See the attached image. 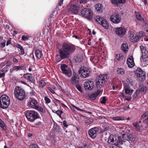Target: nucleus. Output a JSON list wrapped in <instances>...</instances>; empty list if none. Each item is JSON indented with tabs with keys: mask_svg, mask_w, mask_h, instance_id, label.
Segmentation results:
<instances>
[{
	"mask_svg": "<svg viewBox=\"0 0 148 148\" xmlns=\"http://www.w3.org/2000/svg\"><path fill=\"white\" fill-rule=\"evenodd\" d=\"M129 34V38L132 42H135L138 41V38L136 36V34H135L132 32L129 31L128 32Z\"/></svg>",
	"mask_w": 148,
	"mask_h": 148,
	"instance_id": "nucleus-14",
	"label": "nucleus"
},
{
	"mask_svg": "<svg viewBox=\"0 0 148 148\" xmlns=\"http://www.w3.org/2000/svg\"><path fill=\"white\" fill-rule=\"evenodd\" d=\"M38 105L37 101L33 98H31L29 101L27 103L28 106L34 109H35Z\"/></svg>",
	"mask_w": 148,
	"mask_h": 148,
	"instance_id": "nucleus-15",
	"label": "nucleus"
},
{
	"mask_svg": "<svg viewBox=\"0 0 148 148\" xmlns=\"http://www.w3.org/2000/svg\"><path fill=\"white\" fill-rule=\"evenodd\" d=\"M75 60L77 62H81L83 60L82 57H80L79 56H75L74 58Z\"/></svg>",
	"mask_w": 148,
	"mask_h": 148,
	"instance_id": "nucleus-35",
	"label": "nucleus"
},
{
	"mask_svg": "<svg viewBox=\"0 0 148 148\" xmlns=\"http://www.w3.org/2000/svg\"><path fill=\"white\" fill-rule=\"evenodd\" d=\"M23 77L25 79L29 81L32 83H34L35 82L34 78L32 74L29 73H27L23 75Z\"/></svg>",
	"mask_w": 148,
	"mask_h": 148,
	"instance_id": "nucleus-17",
	"label": "nucleus"
},
{
	"mask_svg": "<svg viewBox=\"0 0 148 148\" xmlns=\"http://www.w3.org/2000/svg\"><path fill=\"white\" fill-rule=\"evenodd\" d=\"M96 21L98 22L99 24H101L102 21L104 20V18L99 16H97L95 17Z\"/></svg>",
	"mask_w": 148,
	"mask_h": 148,
	"instance_id": "nucleus-30",
	"label": "nucleus"
},
{
	"mask_svg": "<svg viewBox=\"0 0 148 148\" xmlns=\"http://www.w3.org/2000/svg\"><path fill=\"white\" fill-rule=\"evenodd\" d=\"M40 87L42 88H44L46 85V83L44 80L41 79L40 81V83L39 84Z\"/></svg>",
	"mask_w": 148,
	"mask_h": 148,
	"instance_id": "nucleus-37",
	"label": "nucleus"
},
{
	"mask_svg": "<svg viewBox=\"0 0 148 148\" xmlns=\"http://www.w3.org/2000/svg\"><path fill=\"white\" fill-rule=\"evenodd\" d=\"M29 148H38V146L36 144H33L29 145Z\"/></svg>",
	"mask_w": 148,
	"mask_h": 148,
	"instance_id": "nucleus-46",
	"label": "nucleus"
},
{
	"mask_svg": "<svg viewBox=\"0 0 148 148\" xmlns=\"http://www.w3.org/2000/svg\"><path fill=\"white\" fill-rule=\"evenodd\" d=\"M16 47L18 48L21 49H22L23 47L20 44L18 43H17L16 45Z\"/></svg>",
	"mask_w": 148,
	"mask_h": 148,
	"instance_id": "nucleus-59",
	"label": "nucleus"
},
{
	"mask_svg": "<svg viewBox=\"0 0 148 148\" xmlns=\"http://www.w3.org/2000/svg\"><path fill=\"white\" fill-rule=\"evenodd\" d=\"M122 138H123L124 140H126L130 141H131L132 142V141H134V140H136V138H131V136L130 134H124L123 135V137ZM123 139V138H122Z\"/></svg>",
	"mask_w": 148,
	"mask_h": 148,
	"instance_id": "nucleus-25",
	"label": "nucleus"
},
{
	"mask_svg": "<svg viewBox=\"0 0 148 148\" xmlns=\"http://www.w3.org/2000/svg\"><path fill=\"white\" fill-rule=\"evenodd\" d=\"M112 119L114 121H120L123 120L122 118L119 116L113 117Z\"/></svg>",
	"mask_w": 148,
	"mask_h": 148,
	"instance_id": "nucleus-42",
	"label": "nucleus"
},
{
	"mask_svg": "<svg viewBox=\"0 0 148 148\" xmlns=\"http://www.w3.org/2000/svg\"><path fill=\"white\" fill-rule=\"evenodd\" d=\"M127 63L130 68H132L134 66L135 64L132 56H131L127 58Z\"/></svg>",
	"mask_w": 148,
	"mask_h": 148,
	"instance_id": "nucleus-19",
	"label": "nucleus"
},
{
	"mask_svg": "<svg viewBox=\"0 0 148 148\" xmlns=\"http://www.w3.org/2000/svg\"><path fill=\"white\" fill-rule=\"evenodd\" d=\"M125 93L129 95H131L134 90L130 89V87L129 85L126 84L125 85L124 88Z\"/></svg>",
	"mask_w": 148,
	"mask_h": 148,
	"instance_id": "nucleus-21",
	"label": "nucleus"
},
{
	"mask_svg": "<svg viewBox=\"0 0 148 148\" xmlns=\"http://www.w3.org/2000/svg\"><path fill=\"white\" fill-rule=\"evenodd\" d=\"M140 91L139 90H136L135 93L133 95V99H135L137 97L139 94Z\"/></svg>",
	"mask_w": 148,
	"mask_h": 148,
	"instance_id": "nucleus-44",
	"label": "nucleus"
},
{
	"mask_svg": "<svg viewBox=\"0 0 148 148\" xmlns=\"http://www.w3.org/2000/svg\"><path fill=\"white\" fill-rule=\"evenodd\" d=\"M140 48L142 53L141 62L142 63H144L145 66L147 65L148 64V50L143 46H140Z\"/></svg>",
	"mask_w": 148,
	"mask_h": 148,
	"instance_id": "nucleus-6",
	"label": "nucleus"
},
{
	"mask_svg": "<svg viewBox=\"0 0 148 148\" xmlns=\"http://www.w3.org/2000/svg\"><path fill=\"white\" fill-rule=\"evenodd\" d=\"M48 89L50 91V92L53 94L55 93V92L53 90V89L50 87H48Z\"/></svg>",
	"mask_w": 148,
	"mask_h": 148,
	"instance_id": "nucleus-62",
	"label": "nucleus"
},
{
	"mask_svg": "<svg viewBox=\"0 0 148 148\" xmlns=\"http://www.w3.org/2000/svg\"><path fill=\"white\" fill-rule=\"evenodd\" d=\"M107 79L106 75L100 74L96 79V86L98 89H101L105 84Z\"/></svg>",
	"mask_w": 148,
	"mask_h": 148,
	"instance_id": "nucleus-5",
	"label": "nucleus"
},
{
	"mask_svg": "<svg viewBox=\"0 0 148 148\" xmlns=\"http://www.w3.org/2000/svg\"><path fill=\"white\" fill-rule=\"evenodd\" d=\"M136 36L138 38V40L141 38H142L145 36V33L143 31H140L136 33Z\"/></svg>",
	"mask_w": 148,
	"mask_h": 148,
	"instance_id": "nucleus-29",
	"label": "nucleus"
},
{
	"mask_svg": "<svg viewBox=\"0 0 148 148\" xmlns=\"http://www.w3.org/2000/svg\"><path fill=\"white\" fill-rule=\"evenodd\" d=\"M101 90H98L95 92L92 93L91 95L90 98L92 100H95L96 99V97L98 96L100 93Z\"/></svg>",
	"mask_w": 148,
	"mask_h": 148,
	"instance_id": "nucleus-24",
	"label": "nucleus"
},
{
	"mask_svg": "<svg viewBox=\"0 0 148 148\" xmlns=\"http://www.w3.org/2000/svg\"><path fill=\"white\" fill-rule=\"evenodd\" d=\"M106 101V99L105 97H103L101 101V103L102 104H105Z\"/></svg>",
	"mask_w": 148,
	"mask_h": 148,
	"instance_id": "nucleus-51",
	"label": "nucleus"
},
{
	"mask_svg": "<svg viewBox=\"0 0 148 148\" xmlns=\"http://www.w3.org/2000/svg\"><path fill=\"white\" fill-rule=\"evenodd\" d=\"M117 72L118 74L122 75L125 73L124 69L121 68H118L117 70Z\"/></svg>",
	"mask_w": 148,
	"mask_h": 148,
	"instance_id": "nucleus-36",
	"label": "nucleus"
},
{
	"mask_svg": "<svg viewBox=\"0 0 148 148\" xmlns=\"http://www.w3.org/2000/svg\"><path fill=\"white\" fill-rule=\"evenodd\" d=\"M125 28H116V33L119 36L124 35L126 32Z\"/></svg>",
	"mask_w": 148,
	"mask_h": 148,
	"instance_id": "nucleus-22",
	"label": "nucleus"
},
{
	"mask_svg": "<svg viewBox=\"0 0 148 148\" xmlns=\"http://www.w3.org/2000/svg\"><path fill=\"white\" fill-rule=\"evenodd\" d=\"M84 87L86 90H91L93 88L94 83L92 81L88 80L84 83Z\"/></svg>",
	"mask_w": 148,
	"mask_h": 148,
	"instance_id": "nucleus-13",
	"label": "nucleus"
},
{
	"mask_svg": "<svg viewBox=\"0 0 148 148\" xmlns=\"http://www.w3.org/2000/svg\"><path fill=\"white\" fill-rule=\"evenodd\" d=\"M76 48L72 45L65 43H63L59 49V55L60 58L57 59V61L60 62L62 60L67 59L71 54L75 50Z\"/></svg>",
	"mask_w": 148,
	"mask_h": 148,
	"instance_id": "nucleus-1",
	"label": "nucleus"
},
{
	"mask_svg": "<svg viewBox=\"0 0 148 148\" xmlns=\"http://www.w3.org/2000/svg\"><path fill=\"white\" fill-rule=\"evenodd\" d=\"M124 58V56L122 54H117L116 55V59L118 61H121Z\"/></svg>",
	"mask_w": 148,
	"mask_h": 148,
	"instance_id": "nucleus-34",
	"label": "nucleus"
},
{
	"mask_svg": "<svg viewBox=\"0 0 148 148\" xmlns=\"http://www.w3.org/2000/svg\"><path fill=\"white\" fill-rule=\"evenodd\" d=\"M13 62L15 64H17L18 62V60L15 57H14L12 58Z\"/></svg>",
	"mask_w": 148,
	"mask_h": 148,
	"instance_id": "nucleus-55",
	"label": "nucleus"
},
{
	"mask_svg": "<svg viewBox=\"0 0 148 148\" xmlns=\"http://www.w3.org/2000/svg\"><path fill=\"white\" fill-rule=\"evenodd\" d=\"M143 25L146 26H147L148 25V21L146 19H144L142 21Z\"/></svg>",
	"mask_w": 148,
	"mask_h": 148,
	"instance_id": "nucleus-48",
	"label": "nucleus"
},
{
	"mask_svg": "<svg viewBox=\"0 0 148 148\" xmlns=\"http://www.w3.org/2000/svg\"><path fill=\"white\" fill-rule=\"evenodd\" d=\"M24 113L27 120L31 122H33L39 117V114L34 110H27Z\"/></svg>",
	"mask_w": 148,
	"mask_h": 148,
	"instance_id": "nucleus-3",
	"label": "nucleus"
},
{
	"mask_svg": "<svg viewBox=\"0 0 148 148\" xmlns=\"http://www.w3.org/2000/svg\"><path fill=\"white\" fill-rule=\"evenodd\" d=\"M1 72L0 71V78L3 77L5 76V73H1Z\"/></svg>",
	"mask_w": 148,
	"mask_h": 148,
	"instance_id": "nucleus-63",
	"label": "nucleus"
},
{
	"mask_svg": "<svg viewBox=\"0 0 148 148\" xmlns=\"http://www.w3.org/2000/svg\"><path fill=\"white\" fill-rule=\"evenodd\" d=\"M99 128V127H95L90 129L88 132L89 136L92 138H94L96 136Z\"/></svg>",
	"mask_w": 148,
	"mask_h": 148,
	"instance_id": "nucleus-12",
	"label": "nucleus"
},
{
	"mask_svg": "<svg viewBox=\"0 0 148 148\" xmlns=\"http://www.w3.org/2000/svg\"><path fill=\"white\" fill-rule=\"evenodd\" d=\"M62 73L68 77H70L71 75V70L70 67L67 65L63 64L61 66Z\"/></svg>",
	"mask_w": 148,
	"mask_h": 148,
	"instance_id": "nucleus-9",
	"label": "nucleus"
},
{
	"mask_svg": "<svg viewBox=\"0 0 148 148\" xmlns=\"http://www.w3.org/2000/svg\"><path fill=\"white\" fill-rule=\"evenodd\" d=\"M29 36L28 35H23L21 37V40L23 41H26L29 40Z\"/></svg>",
	"mask_w": 148,
	"mask_h": 148,
	"instance_id": "nucleus-39",
	"label": "nucleus"
},
{
	"mask_svg": "<svg viewBox=\"0 0 148 148\" xmlns=\"http://www.w3.org/2000/svg\"><path fill=\"white\" fill-rule=\"evenodd\" d=\"M121 49L124 53H126L128 50V47L127 43H123L122 45Z\"/></svg>",
	"mask_w": 148,
	"mask_h": 148,
	"instance_id": "nucleus-26",
	"label": "nucleus"
},
{
	"mask_svg": "<svg viewBox=\"0 0 148 148\" xmlns=\"http://www.w3.org/2000/svg\"><path fill=\"white\" fill-rule=\"evenodd\" d=\"M136 75L137 77H140L142 80L145 79V73L141 69H139L136 71Z\"/></svg>",
	"mask_w": 148,
	"mask_h": 148,
	"instance_id": "nucleus-16",
	"label": "nucleus"
},
{
	"mask_svg": "<svg viewBox=\"0 0 148 148\" xmlns=\"http://www.w3.org/2000/svg\"><path fill=\"white\" fill-rule=\"evenodd\" d=\"M79 73L81 74V76L85 78L88 77L90 75V71L89 69L84 66L82 67L78 71Z\"/></svg>",
	"mask_w": 148,
	"mask_h": 148,
	"instance_id": "nucleus-10",
	"label": "nucleus"
},
{
	"mask_svg": "<svg viewBox=\"0 0 148 148\" xmlns=\"http://www.w3.org/2000/svg\"><path fill=\"white\" fill-rule=\"evenodd\" d=\"M10 103L9 97L5 95H2L0 97V106L3 109L8 107Z\"/></svg>",
	"mask_w": 148,
	"mask_h": 148,
	"instance_id": "nucleus-7",
	"label": "nucleus"
},
{
	"mask_svg": "<svg viewBox=\"0 0 148 148\" xmlns=\"http://www.w3.org/2000/svg\"><path fill=\"white\" fill-rule=\"evenodd\" d=\"M0 126L4 130L6 131L7 128L4 123L0 119Z\"/></svg>",
	"mask_w": 148,
	"mask_h": 148,
	"instance_id": "nucleus-31",
	"label": "nucleus"
},
{
	"mask_svg": "<svg viewBox=\"0 0 148 148\" xmlns=\"http://www.w3.org/2000/svg\"><path fill=\"white\" fill-rule=\"evenodd\" d=\"M77 77L76 76H73L72 77L71 79V82L72 84H76L77 80Z\"/></svg>",
	"mask_w": 148,
	"mask_h": 148,
	"instance_id": "nucleus-38",
	"label": "nucleus"
},
{
	"mask_svg": "<svg viewBox=\"0 0 148 148\" xmlns=\"http://www.w3.org/2000/svg\"><path fill=\"white\" fill-rule=\"evenodd\" d=\"M121 20V16L117 13H115L112 14L110 17L111 21L114 23H118L120 22Z\"/></svg>",
	"mask_w": 148,
	"mask_h": 148,
	"instance_id": "nucleus-11",
	"label": "nucleus"
},
{
	"mask_svg": "<svg viewBox=\"0 0 148 148\" xmlns=\"http://www.w3.org/2000/svg\"><path fill=\"white\" fill-rule=\"evenodd\" d=\"M62 113H63V112L62 111L58 110L56 111V113L59 116L60 118H61V114Z\"/></svg>",
	"mask_w": 148,
	"mask_h": 148,
	"instance_id": "nucleus-47",
	"label": "nucleus"
},
{
	"mask_svg": "<svg viewBox=\"0 0 148 148\" xmlns=\"http://www.w3.org/2000/svg\"><path fill=\"white\" fill-rule=\"evenodd\" d=\"M35 109L42 113H44L45 112V110L40 106H38V105Z\"/></svg>",
	"mask_w": 148,
	"mask_h": 148,
	"instance_id": "nucleus-41",
	"label": "nucleus"
},
{
	"mask_svg": "<svg viewBox=\"0 0 148 148\" xmlns=\"http://www.w3.org/2000/svg\"><path fill=\"white\" fill-rule=\"evenodd\" d=\"M14 94L16 98L19 100L22 101L25 98V91L21 87L16 86L14 89Z\"/></svg>",
	"mask_w": 148,
	"mask_h": 148,
	"instance_id": "nucleus-4",
	"label": "nucleus"
},
{
	"mask_svg": "<svg viewBox=\"0 0 148 148\" xmlns=\"http://www.w3.org/2000/svg\"><path fill=\"white\" fill-rule=\"evenodd\" d=\"M136 17L138 21H141L144 19L142 16L138 12L136 13Z\"/></svg>",
	"mask_w": 148,
	"mask_h": 148,
	"instance_id": "nucleus-33",
	"label": "nucleus"
},
{
	"mask_svg": "<svg viewBox=\"0 0 148 148\" xmlns=\"http://www.w3.org/2000/svg\"><path fill=\"white\" fill-rule=\"evenodd\" d=\"M144 123H142L140 121L138 122L137 121L136 123H133L132 124L135 127V128L136 131H139L141 129V128L143 127Z\"/></svg>",
	"mask_w": 148,
	"mask_h": 148,
	"instance_id": "nucleus-18",
	"label": "nucleus"
},
{
	"mask_svg": "<svg viewBox=\"0 0 148 148\" xmlns=\"http://www.w3.org/2000/svg\"><path fill=\"white\" fill-rule=\"evenodd\" d=\"M5 64L6 65V67H8L11 65V63L9 61H7L5 62Z\"/></svg>",
	"mask_w": 148,
	"mask_h": 148,
	"instance_id": "nucleus-52",
	"label": "nucleus"
},
{
	"mask_svg": "<svg viewBox=\"0 0 148 148\" xmlns=\"http://www.w3.org/2000/svg\"><path fill=\"white\" fill-rule=\"evenodd\" d=\"M34 125L36 126V127L40 128L42 127V122L40 121H38L35 123Z\"/></svg>",
	"mask_w": 148,
	"mask_h": 148,
	"instance_id": "nucleus-40",
	"label": "nucleus"
},
{
	"mask_svg": "<svg viewBox=\"0 0 148 148\" xmlns=\"http://www.w3.org/2000/svg\"><path fill=\"white\" fill-rule=\"evenodd\" d=\"M79 10V7L76 5H71L69 9V11L75 14H77Z\"/></svg>",
	"mask_w": 148,
	"mask_h": 148,
	"instance_id": "nucleus-23",
	"label": "nucleus"
},
{
	"mask_svg": "<svg viewBox=\"0 0 148 148\" xmlns=\"http://www.w3.org/2000/svg\"><path fill=\"white\" fill-rule=\"evenodd\" d=\"M12 70L14 71H19L18 66H15L12 68Z\"/></svg>",
	"mask_w": 148,
	"mask_h": 148,
	"instance_id": "nucleus-53",
	"label": "nucleus"
},
{
	"mask_svg": "<svg viewBox=\"0 0 148 148\" xmlns=\"http://www.w3.org/2000/svg\"><path fill=\"white\" fill-rule=\"evenodd\" d=\"M76 87L77 88V89L80 92H82V88L79 85H76Z\"/></svg>",
	"mask_w": 148,
	"mask_h": 148,
	"instance_id": "nucleus-50",
	"label": "nucleus"
},
{
	"mask_svg": "<svg viewBox=\"0 0 148 148\" xmlns=\"http://www.w3.org/2000/svg\"><path fill=\"white\" fill-rule=\"evenodd\" d=\"M72 106L74 108L78 111H80L81 112H84L85 111L84 110L80 109L74 105H72Z\"/></svg>",
	"mask_w": 148,
	"mask_h": 148,
	"instance_id": "nucleus-45",
	"label": "nucleus"
},
{
	"mask_svg": "<svg viewBox=\"0 0 148 148\" xmlns=\"http://www.w3.org/2000/svg\"><path fill=\"white\" fill-rule=\"evenodd\" d=\"M102 27L105 28H108L109 27V25L108 22L106 20L104 19L100 24Z\"/></svg>",
	"mask_w": 148,
	"mask_h": 148,
	"instance_id": "nucleus-28",
	"label": "nucleus"
},
{
	"mask_svg": "<svg viewBox=\"0 0 148 148\" xmlns=\"http://www.w3.org/2000/svg\"><path fill=\"white\" fill-rule=\"evenodd\" d=\"M111 2L114 5H118V0H111Z\"/></svg>",
	"mask_w": 148,
	"mask_h": 148,
	"instance_id": "nucleus-54",
	"label": "nucleus"
},
{
	"mask_svg": "<svg viewBox=\"0 0 148 148\" xmlns=\"http://www.w3.org/2000/svg\"><path fill=\"white\" fill-rule=\"evenodd\" d=\"M20 50L21 54L22 55H24L25 54V51L23 48H22V49H21Z\"/></svg>",
	"mask_w": 148,
	"mask_h": 148,
	"instance_id": "nucleus-64",
	"label": "nucleus"
},
{
	"mask_svg": "<svg viewBox=\"0 0 148 148\" xmlns=\"http://www.w3.org/2000/svg\"><path fill=\"white\" fill-rule=\"evenodd\" d=\"M67 122L66 120H64L63 122V125L66 127H67L68 125L66 124Z\"/></svg>",
	"mask_w": 148,
	"mask_h": 148,
	"instance_id": "nucleus-60",
	"label": "nucleus"
},
{
	"mask_svg": "<svg viewBox=\"0 0 148 148\" xmlns=\"http://www.w3.org/2000/svg\"><path fill=\"white\" fill-rule=\"evenodd\" d=\"M18 66L19 71L25 69V68L22 65Z\"/></svg>",
	"mask_w": 148,
	"mask_h": 148,
	"instance_id": "nucleus-56",
	"label": "nucleus"
},
{
	"mask_svg": "<svg viewBox=\"0 0 148 148\" xmlns=\"http://www.w3.org/2000/svg\"><path fill=\"white\" fill-rule=\"evenodd\" d=\"M44 99L45 101V103L47 104L50 103L51 102L50 99L47 97H45Z\"/></svg>",
	"mask_w": 148,
	"mask_h": 148,
	"instance_id": "nucleus-43",
	"label": "nucleus"
},
{
	"mask_svg": "<svg viewBox=\"0 0 148 148\" xmlns=\"http://www.w3.org/2000/svg\"><path fill=\"white\" fill-rule=\"evenodd\" d=\"M95 8L98 12H101L102 11V7L101 4L99 3L96 4L95 5Z\"/></svg>",
	"mask_w": 148,
	"mask_h": 148,
	"instance_id": "nucleus-32",
	"label": "nucleus"
},
{
	"mask_svg": "<svg viewBox=\"0 0 148 148\" xmlns=\"http://www.w3.org/2000/svg\"><path fill=\"white\" fill-rule=\"evenodd\" d=\"M35 54L36 57L38 59H40L42 55V51L39 49H36L35 51Z\"/></svg>",
	"mask_w": 148,
	"mask_h": 148,
	"instance_id": "nucleus-27",
	"label": "nucleus"
},
{
	"mask_svg": "<svg viewBox=\"0 0 148 148\" xmlns=\"http://www.w3.org/2000/svg\"><path fill=\"white\" fill-rule=\"evenodd\" d=\"M5 45V41L2 42L1 43V47L2 48H4Z\"/></svg>",
	"mask_w": 148,
	"mask_h": 148,
	"instance_id": "nucleus-61",
	"label": "nucleus"
},
{
	"mask_svg": "<svg viewBox=\"0 0 148 148\" xmlns=\"http://www.w3.org/2000/svg\"><path fill=\"white\" fill-rule=\"evenodd\" d=\"M81 13L83 16L88 20H90L92 18V12L89 9L85 8L82 10Z\"/></svg>",
	"mask_w": 148,
	"mask_h": 148,
	"instance_id": "nucleus-8",
	"label": "nucleus"
},
{
	"mask_svg": "<svg viewBox=\"0 0 148 148\" xmlns=\"http://www.w3.org/2000/svg\"><path fill=\"white\" fill-rule=\"evenodd\" d=\"M118 4H125L126 2L125 0H118Z\"/></svg>",
	"mask_w": 148,
	"mask_h": 148,
	"instance_id": "nucleus-58",
	"label": "nucleus"
},
{
	"mask_svg": "<svg viewBox=\"0 0 148 148\" xmlns=\"http://www.w3.org/2000/svg\"><path fill=\"white\" fill-rule=\"evenodd\" d=\"M141 91L143 92H146L147 90V88L146 86L143 87L141 88Z\"/></svg>",
	"mask_w": 148,
	"mask_h": 148,
	"instance_id": "nucleus-57",
	"label": "nucleus"
},
{
	"mask_svg": "<svg viewBox=\"0 0 148 148\" xmlns=\"http://www.w3.org/2000/svg\"><path fill=\"white\" fill-rule=\"evenodd\" d=\"M8 69L7 67H4L2 69L0 70V71L1 72H3V73H6L8 71Z\"/></svg>",
	"mask_w": 148,
	"mask_h": 148,
	"instance_id": "nucleus-49",
	"label": "nucleus"
},
{
	"mask_svg": "<svg viewBox=\"0 0 148 148\" xmlns=\"http://www.w3.org/2000/svg\"><path fill=\"white\" fill-rule=\"evenodd\" d=\"M124 142V141L122 139V137L113 134L110 135L108 141V142L109 144L118 147L122 145Z\"/></svg>",
	"mask_w": 148,
	"mask_h": 148,
	"instance_id": "nucleus-2",
	"label": "nucleus"
},
{
	"mask_svg": "<svg viewBox=\"0 0 148 148\" xmlns=\"http://www.w3.org/2000/svg\"><path fill=\"white\" fill-rule=\"evenodd\" d=\"M141 120L143 121V123L148 125V111L142 115Z\"/></svg>",
	"mask_w": 148,
	"mask_h": 148,
	"instance_id": "nucleus-20",
	"label": "nucleus"
}]
</instances>
